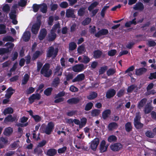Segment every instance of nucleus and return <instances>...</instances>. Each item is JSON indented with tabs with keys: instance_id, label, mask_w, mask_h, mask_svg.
<instances>
[{
	"instance_id": "f257e3e1",
	"label": "nucleus",
	"mask_w": 156,
	"mask_h": 156,
	"mask_svg": "<svg viewBox=\"0 0 156 156\" xmlns=\"http://www.w3.org/2000/svg\"><path fill=\"white\" fill-rule=\"evenodd\" d=\"M55 125L52 122H48L47 126L44 124H42L41 128L43 132L47 135L50 134L53 131Z\"/></svg>"
},
{
	"instance_id": "f03ea898",
	"label": "nucleus",
	"mask_w": 156,
	"mask_h": 156,
	"mask_svg": "<svg viewBox=\"0 0 156 156\" xmlns=\"http://www.w3.org/2000/svg\"><path fill=\"white\" fill-rule=\"evenodd\" d=\"M50 66L49 63H45L41 69V74L45 77H49L52 73V71L50 69Z\"/></svg>"
},
{
	"instance_id": "7ed1b4c3",
	"label": "nucleus",
	"mask_w": 156,
	"mask_h": 156,
	"mask_svg": "<svg viewBox=\"0 0 156 156\" xmlns=\"http://www.w3.org/2000/svg\"><path fill=\"white\" fill-rule=\"evenodd\" d=\"M58 51V48H55L53 46H50L47 52L46 56L48 58L52 57L53 59L55 58L57 55Z\"/></svg>"
},
{
	"instance_id": "20e7f679",
	"label": "nucleus",
	"mask_w": 156,
	"mask_h": 156,
	"mask_svg": "<svg viewBox=\"0 0 156 156\" xmlns=\"http://www.w3.org/2000/svg\"><path fill=\"white\" fill-rule=\"evenodd\" d=\"M41 21L40 19H37L36 23H34L32 26L31 28L32 32L34 34H37L40 29Z\"/></svg>"
},
{
	"instance_id": "39448f33",
	"label": "nucleus",
	"mask_w": 156,
	"mask_h": 156,
	"mask_svg": "<svg viewBox=\"0 0 156 156\" xmlns=\"http://www.w3.org/2000/svg\"><path fill=\"white\" fill-rule=\"evenodd\" d=\"M99 141V139L98 138H95L91 141L90 147L93 151H96Z\"/></svg>"
},
{
	"instance_id": "423d86ee",
	"label": "nucleus",
	"mask_w": 156,
	"mask_h": 156,
	"mask_svg": "<svg viewBox=\"0 0 156 156\" xmlns=\"http://www.w3.org/2000/svg\"><path fill=\"white\" fill-rule=\"evenodd\" d=\"M108 145L106 144V142L105 140H102L100 143L99 149L100 152L104 153L107 150Z\"/></svg>"
},
{
	"instance_id": "0eeeda50",
	"label": "nucleus",
	"mask_w": 156,
	"mask_h": 156,
	"mask_svg": "<svg viewBox=\"0 0 156 156\" xmlns=\"http://www.w3.org/2000/svg\"><path fill=\"white\" fill-rule=\"evenodd\" d=\"M85 69L84 65L80 64L74 66L73 67L72 70L75 72H80L82 71Z\"/></svg>"
},
{
	"instance_id": "6e6552de",
	"label": "nucleus",
	"mask_w": 156,
	"mask_h": 156,
	"mask_svg": "<svg viewBox=\"0 0 156 156\" xmlns=\"http://www.w3.org/2000/svg\"><path fill=\"white\" fill-rule=\"evenodd\" d=\"M111 149L114 151H119L123 147L122 145L120 143H116L110 146Z\"/></svg>"
},
{
	"instance_id": "1a4fd4ad",
	"label": "nucleus",
	"mask_w": 156,
	"mask_h": 156,
	"mask_svg": "<svg viewBox=\"0 0 156 156\" xmlns=\"http://www.w3.org/2000/svg\"><path fill=\"white\" fill-rule=\"evenodd\" d=\"M63 71V68H62L59 65H58L53 71L54 75L58 76L62 75Z\"/></svg>"
},
{
	"instance_id": "9d476101",
	"label": "nucleus",
	"mask_w": 156,
	"mask_h": 156,
	"mask_svg": "<svg viewBox=\"0 0 156 156\" xmlns=\"http://www.w3.org/2000/svg\"><path fill=\"white\" fill-rule=\"evenodd\" d=\"M41 98V95L39 93L33 94L29 97L28 100L29 103L30 104L33 103L35 100H39Z\"/></svg>"
},
{
	"instance_id": "9b49d317",
	"label": "nucleus",
	"mask_w": 156,
	"mask_h": 156,
	"mask_svg": "<svg viewBox=\"0 0 156 156\" xmlns=\"http://www.w3.org/2000/svg\"><path fill=\"white\" fill-rule=\"evenodd\" d=\"M116 90L113 89H110L108 90L106 93V97L108 99L113 98L115 94Z\"/></svg>"
},
{
	"instance_id": "f8f14e48",
	"label": "nucleus",
	"mask_w": 156,
	"mask_h": 156,
	"mask_svg": "<svg viewBox=\"0 0 156 156\" xmlns=\"http://www.w3.org/2000/svg\"><path fill=\"white\" fill-rule=\"evenodd\" d=\"M108 33V29H102L98 31V32L95 34L94 35L95 37L99 38L102 35H105Z\"/></svg>"
},
{
	"instance_id": "ddd939ff",
	"label": "nucleus",
	"mask_w": 156,
	"mask_h": 156,
	"mask_svg": "<svg viewBox=\"0 0 156 156\" xmlns=\"http://www.w3.org/2000/svg\"><path fill=\"white\" fill-rule=\"evenodd\" d=\"M47 34V31L45 28L41 30L38 36L39 39L40 41L43 40Z\"/></svg>"
},
{
	"instance_id": "4468645a",
	"label": "nucleus",
	"mask_w": 156,
	"mask_h": 156,
	"mask_svg": "<svg viewBox=\"0 0 156 156\" xmlns=\"http://www.w3.org/2000/svg\"><path fill=\"white\" fill-rule=\"evenodd\" d=\"M111 111L109 109L105 110L102 113V118L104 120H105L108 118L111 114Z\"/></svg>"
},
{
	"instance_id": "2eb2a0df",
	"label": "nucleus",
	"mask_w": 156,
	"mask_h": 156,
	"mask_svg": "<svg viewBox=\"0 0 156 156\" xmlns=\"http://www.w3.org/2000/svg\"><path fill=\"white\" fill-rule=\"evenodd\" d=\"M133 9L135 10L143 11L144 9V4L141 2H138L134 5Z\"/></svg>"
},
{
	"instance_id": "dca6fc26",
	"label": "nucleus",
	"mask_w": 156,
	"mask_h": 156,
	"mask_svg": "<svg viewBox=\"0 0 156 156\" xmlns=\"http://www.w3.org/2000/svg\"><path fill=\"white\" fill-rule=\"evenodd\" d=\"M85 78V76L84 74L81 73L78 74L73 80L72 82L74 83L76 82L81 81L84 79Z\"/></svg>"
},
{
	"instance_id": "f3484780",
	"label": "nucleus",
	"mask_w": 156,
	"mask_h": 156,
	"mask_svg": "<svg viewBox=\"0 0 156 156\" xmlns=\"http://www.w3.org/2000/svg\"><path fill=\"white\" fill-rule=\"evenodd\" d=\"M31 37L30 33L29 31H25L23 34L22 38L24 41H28L30 39Z\"/></svg>"
},
{
	"instance_id": "a211bd4d",
	"label": "nucleus",
	"mask_w": 156,
	"mask_h": 156,
	"mask_svg": "<svg viewBox=\"0 0 156 156\" xmlns=\"http://www.w3.org/2000/svg\"><path fill=\"white\" fill-rule=\"evenodd\" d=\"M80 99L78 98H72L67 100V102L70 104H76L79 103Z\"/></svg>"
},
{
	"instance_id": "6ab92c4d",
	"label": "nucleus",
	"mask_w": 156,
	"mask_h": 156,
	"mask_svg": "<svg viewBox=\"0 0 156 156\" xmlns=\"http://www.w3.org/2000/svg\"><path fill=\"white\" fill-rule=\"evenodd\" d=\"M147 70V69L144 67L136 69L135 74L137 76H140L146 73Z\"/></svg>"
},
{
	"instance_id": "aec40b11",
	"label": "nucleus",
	"mask_w": 156,
	"mask_h": 156,
	"mask_svg": "<svg viewBox=\"0 0 156 156\" xmlns=\"http://www.w3.org/2000/svg\"><path fill=\"white\" fill-rule=\"evenodd\" d=\"M147 99L146 98H144L142 99L138 103L137 107L138 109H140L142 108L146 104L147 102Z\"/></svg>"
},
{
	"instance_id": "412c9836",
	"label": "nucleus",
	"mask_w": 156,
	"mask_h": 156,
	"mask_svg": "<svg viewBox=\"0 0 156 156\" xmlns=\"http://www.w3.org/2000/svg\"><path fill=\"white\" fill-rule=\"evenodd\" d=\"M65 76L66 80L64 82V84L65 85H66L68 84V82L73 79V75L71 73H69L67 74H66Z\"/></svg>"
},
{
	"instance_id": "4be33fe9",
	"label": "nucleus",
	"mask_w": 156,
	"mask_h": 156,
	"mask_svg": "<svg viewBox=\"0 0 156 156\" xmlns=\"http://www.w3.org/2000/svg\"><path fill=\"white\" fill-rule=\"evenodd\" d=\"M102 54L101 51L99 50H95L93 52V57L95 59H98L100 58Z\"/></svg>"
},
{
	"instance_id": "5701e85b",
	"label": "nucleus",
	"mask_w": 156,
	"mask_h": 156,
	"mask_svg": "<svg viewBox=\"0 0 156 156\" xmlns=\"http://www.w3.org/2000/svg\"><path fill=\"white\" fill-rule=\"evenodd\" d=\"M50 34H48V41H54L56 37V34L54 32L50 31Z\"/></svg>"
},
{
	"instance_id": "b1692460",
	"label": "nucleus",
	"mask_w": 156,
	"mask_h": 156,
	"mask_svg": "<svg viewBox=\"0 0 156 156\" xmlns=\"http://www.w3.org/2000/svg\"><path fill=\"white\" fill-rule=\"evenodd\" d=\"M66 16L67 18L74 17V11L72 9H67L66 12Z\"/></svg>"
},
{
	"instance_id": "393cba45",
	"label": "nucleus",
	"mask_w": 156,
	"mask_h": 156,
	"mask_svg": "<svg viewBox=\"0 0 156 156\" xmlns=\"http://www.w3.org/2000/svg\"><path fill=\"white\" fill-rule=\"evenodd\" d=\"M16 119V117H13L11 115H9L5 118L4 120V122L5 123L12 122L14 121Z\"/></svg>"
},
{
	"instance_id": "a878e982",
	"label": "nucleus",
	"mask_w": 156,
	"mask_h": 156,
	"mask_svg": "<svg viewBox=\"0 0 156 156\" xmlns=\"http://www.w3.org/2000/svg\"><path fill=\"white\" fill-rule=\"evenodd\" d=\"M57 153L56 149L54 148H51L48 149L47 152L46 154L48 156H54Z\"/></svg>"
},
{
	"instance_id": "bb28decb",
	"label": "nucleus",
	"mask_w": 156,
	"mask_h": 156,
	"mask_svg": "<svg viewBox=\"0 0 156 156\" xmlns=\"http://www.w3.org/2000/svg\"><path fill=\"white\" fill-rule=\"evenodd\" d=\"M98 96V94L94 91H91L90 93L87 96V99L88 100H93Z\"/></svg>"
},
{
	"instance_id": "cd10ccee",
	"label": "nucleus",
	"mask_w": 156,
	"mask_h": 156,
	"mask_svg": "<svg viewBox=\"0 0 156 156\" xmlns=\"http://www.w3.org/2000/svg\"><path fill=\"white\" fill-rule=\"evenodd\" d=\"M13 131V129L11 127H8L5 129L3 133L6 136H9L12 134Z\"/></svg>"
},
{
	"instance_id": "c85d7f7f",
	"label": "nucleus",
	"mask_w": 156,
	"mask_h": 156,
	"mask_svg": "<svg viewBox=\"0 0 156 156\" xmlns=\"http://www.w3.org/2000/svg\"><path fill=\"white\" fill-rule=\"evenodd\" d=\"M118 127V125L115 122H112L109 123L108 126V129L110 131L112 130L113 129L116 128Z\"/></svg>"
},
{
	"instance_id": "c756f323",
	"label": "nucleus",
	"mask_w": 156,
	"mask_h": 156,
	"mask_svg": "<svg viewBox=\"0 0 156 156\" xmlns=\"http://www.w3.org/2000/svg\"><path fill=\"white\" fill-rule=\"evenodd\" d=\"M153 107L150 105H146L144 108V112L145 114H148L150 113L153 109Z\"/></svg>"
},
{
	"instance_id": "7c9ffc66",
	"label": "nucleus",
	"mask_w": 156,
	"mask_h": 156,
	"mask_svg": "<svg viewBox=\"0 0 156 156\" xmlns=\"http://www.w3.org/2000/svg\"><path fill=\"white\" fill-rule=\"evenodd\" d=\"M30 78V76L27 73H25L24 75L21 84L25 85L27 83Z\"/></svg>"
},
{
	"instance_id": "2f4dec72",
	"label": "nucleus",
	"mask_w": 156,
	"mask_h": 156,
	"mask_svg": "<svg viewBox=\"0 0 156 156\" xmlns=\"http://www.w3.org/2000/svg\"><path fill=\"white\" fill-rule=\"evenodd\" d=\"M41 5L40 11L44 13H46L47 11V5L46 4L43 3L40 4Z\"/></svg>"
},
{
	"instance_id": "473e14b6",
	"label": "nucleus",
	"mask_w": 156,
	"mask_h": 156,
	"mask_svg": "<svg viewBox=\"0 0 156 156\" xmlns=\"http://www.w3.org/2000/svg\"><path fill=\"white\" fill-rule=\"evenodd\" d=\"M77 51L78 53L80 54L84 53L86 51L84 45L82 44L79 46Z\"/></svg>"
},
{
	"instance_id": "72a5a7b5",
	"label": "nucleus",
	"mask_w": 156,
	"mask_h": 156,
	"mask_svg": "<svg viewBox=\"0 0 156 156\" xmlns=\"http://www.w3.org/2000/svg\"><path fill=\"white\" fill-rule=\"evenodd\" d=\"M87 119L85 117H83L80 119V128H82L84 127L86 124Z\"/></svg>"
},
{
	"instance_id": "f704fd0d",
	"label": "nucleus",
	"mask_w": 156,
	"mask_h": 156,
	"mask_svg": "<svg viewBox=\"0 0 156 156\" xmlns=\"http://www.w3.org/2000/svg\"><path fill=\"white\" fill-rule=\"evenodd\" d=\"M77 47L76 44L74 42H71L69 44V50L73 51L76 49Z\"/></svg>"
},
{
	"instance_id": "c9c22d12",
	"label": "nucleus",
	"mask_w": 156,
	"mask_h": 156,
	"mask_svg": "<svg viewBox=\"0 0 156 156\" xmlns=\"http://www.w3.org/2000/svg\"><path fill=\"white\" fill-rule=\"evenodd\" d=\"M126 130L128 132H129L132 130V127L131 123L130 122H127L125 125Z\"/></svg>"
},
{
	"instance_id": "e433bc0d",
	"label": "nucleus",
	"mask_w": 156,
	"mask_h": 156,
	"mask_svg": "<svg viewBox=\"0 0 156 156\" xmlns=\"http://www.w3.org/2000/svg\"><path fill=\"white\" fill-rule=\"evenodd\" d=\"M60 27V24L58 22L57 23L54 24L50 31L55 32L57 29H59Z\"/></svg>"
},
{
	"instance_id": "4c0bfd02",
	"label": "nucleus",
	"mask_w": 156,
	"mask_h": 156,
	"mask_svg": "<svg viewBox=\"0 0 156 156\" xmlns=\"http://www.w3.org/2000/svg\"><path fill=\"white\" fill-rule=\"evenodd\" d=\"M5 46H7V48H6V49H8L9 51V52L12 51L13 47L14 46V44L11 42H8L5 44Z\"/></svg>"
},
{
	"instance_id": "58836bf2",
	"label": "nucleus",
	"mask_w": 156,
	"mask_h": 156,
	"mask_svg": "<svg viewBox=\"0 0 156 156\" xmlns=\"http://www.w3.org/2000/svg\"><path fill=\"white\" fill-rule=\"evenodd\" d=\"M13 112V110L11 107H8L5 108L3 112V113L5 115L7 114L12 113Z\"/></svg>"
},
{
	"instance_id": "ea45409f",
	"label": "nucleus",
	"mask_w": 156,
	"mask_h": 156,
	"mask_svg": "<svg viewBox=\"0 0 156 156\" xmlns=\"http://www.w3.org/2000/svg\"><path fill=\"white\" fill-rule=\"evenodd\" d=\"M116 72V70L114 68H110L107 71V75L108 76L113 75Z\"/></svg>"
},
{
	"instance_id": "a19ab883",
	"label": "nucleus",
	"mask_w": 156,
	"mask_h": 156,
	"mask_svg": "<svg viewBox=\"0 0 156 156\" xmlns=\"http://www.w3.org/2000/svg\"><path fill=\"white\" fill-rule=\"evenodd\" d=\"M134 125L135 128L138 129L142 128L144 126V124L140 121L134 122Z\"/></svg>"
},
{
	"instance_id": "79ce46f5",
	"label": "nucleus",
	"mask_w": 156,
	"mask_h": 156,
	"mask_svg": "<svg viewBox=\"0 0 156 156\" xmlns=\"http://www.w3.org/2000/svg\"><path fill=\"white\" fill-rule=\"evenodd\" d=\"M98 4L99 2L97 1H95L92 3L88 7V10L91 11L94 7H95L98 5Z\"/></svg>"
},
{
	"instance_id": "37998d69",
	"label": "nucleus",
	"mask_w": 156,
	"mask_h": 156,
	"mask_svg": "<svg viewBox=\"0 0 156 156\" xmlns=\"http://www.w3.org/2000/svg\"><path fill=\"white\" fill-rule=\"evenodd\" d=\"M6 26L3 24H0V34H5L6 33Z\"/></svg>"
},
{
	"instance_id": "c03bdc74",
	"label": "nucleus",
	"mask_w": 156,
	"mask_h": 156,
	"mask_svg": "<svg viewBox=\"0 0 156 156\" xmlns=\"http://www.w3.org/2000/svg\"><path fill=\"white\" fill-rule=\"evenodd\" d=\"M100 113V111L98 109H94L92 110L91 112V115L93 116H98Z\"/></svg>"
},
{
	"instance_id": "a18cd8bd",
	"label": "nucleus",
	"mask_w": 156,
	"mask_h": 156,
	"mask_svg": "<svg viewBox=\"0 0 156 156\" xmlns=\"http://www.w3.org/2000/svg\"><path fill=\"white\" fill-rule=\"evenodd\" d=\"M53 89L52 87H48L44 91V94L47 96L50 95L51 94Z\"/></svg>"
},
{
	"instance_id": "49530a36",
	"label": "nucleus",
	"mask_w": 156,
	"mask_h": 156,
	"mask_svg": "<svg viewBox=\"0 0 156 156\" xmlns=\"http://www.w3.org/2000/svg\"><path fill=\"white\" fill-rule=\"evenodd\" d=\"M147 44L149 47H153L156 45V43L154 40H148Z\"/></svg>"
},
{
	"instance_id": "de8ad7c7",
	"label": "nucleus",
	"mask_w": 156,
	"mask_h": 156,
	"mask_svg": "<svg viewBox=\"0 0 156 156\" xmlns=\"http://www.w3.org/2000/svg\"><path fill=\"white\" fill-rule=\"evenodd\" d=\"M60 83V79L58 77H55L54 79L53 82L52 84L55 87H57Z\"/></svg>"
},
{
	"instance_id": "09e8293b",
	"label": "nucleus",
	"mask_w": 156,
	"mask_h": 156,
	"mask_svg": "<svg viewBox=\"0 0 156 156\" xmlns=\"http://www.w3.org/2000/svg\"><path fill=\"white\" fill-rule=\"evenodd\" d=\"M93 106V104L92 102H88L86 105L84 110L86 111H88L92 108Z\"/></svg>"
},
{
	"instance_id": "8fccbe9b",
	"label": "nucleus",
	"mask_w": 156,
	"mask_h": 156,
	"mask_svg": "<svg viewBox=\"0 0 156 156\" xmlns=\"http://www.w3.org/2000/svg\"><path fill=\"white\" fill-rule=\"evenodd\" d=\"M136 88H137V86L135 84L131 85L128 87L127 89V92L129 93H131Z\"/></svg>"
},
{
	"instance_id": "3c124183",
	"label": "nucleus",
	"mask_w": 156,
	"mask_h": 156,
	"mask_svg": "<svg viewBox=\"0 0 156 156\" xmlns=\"http://www.w3.org/2000/svg\"><path fill=\"white\" fill-rule=\"evenodd\" d=\"M41 5L40 4H34L32 6L33 11L35 12H37L40 9Z\"/></svg>"
},
{
	"instance_id": "603ef678",
	"label": "nucleus",
	"mask_w": 156,
	"mask_h": 156,
	"mask_svg": "<svg viewBox=\"0 0 156 156\" xmlns=\"http://www.w3.org/2000/svg\"><path fill=\"white\" fill-rule=\"evenodd\" d=\"M91 20L90 18L87 17L82 22V24L84 26L87 25L90 22Z\"/></svg>"
},
{
	"instance_id": "864d4df0",
	"label": "nucleus",
	"mask_w": 156,
	"mask_h": 156,
	"mask_svg": "<svg viewBox=\"0 0 156 156\" xmlns=\"http://www.w3.org/2000/svg\"><path fill=\"white\" fill-rule=\"evenodd\" d=\"M16 11L15 10L11 11V12L9 13L10 18L11 19H16Z\"/></svg>"
},
{
	"instance_id": "5fc2aeb1",
	"label": "nucleus",
	"mask_w": 156,
	"mask_h": 156,
	"mask_svg": "<svg viewBox=\"0 0 156 156\" xmlns=\"http://www.w3.org/2000/svg\"><path fill=\"white\" fill-rule=\"evenodd\" d=\"M27 3V0H20L18 2V5L19 6L23 7L26 6Z\"/></svg>"
},
{
	"instance_id": "6e6d98bb",
	"label": "nucleus",
	"mask_w": 156,
	"mask_h": 156,
	"mask_svg": "<svg viewBox=\"0 0 156 156\" xmlns=\"http://www.w3.org/2000/svg\"><path fill=\"white\" fill-rule=\"evenodd\" d=\"M117 138L115 135H111L108 138V140L109 142H115L117 140Z\"/></svg>"
},
{
	"instance_id": "4d7b16f0",
	"label": "nucleus",
	"mask_w": 156,
	"mask_h": 156,
	"mask_svg": "<svg viewBox=\"0 0 156 156\" xmlns=\"http://www.w3.org/2000/svg\"><path fill=\"white\" fill-rule=\"evenodd\" d=\"M85 8L84 7L80 8L78 11V15L80 16H83L85 12Z\"/></svg>"
},
{
	"instance_id": "13d9d810",
	"label": "nucleus",
	"mask_w": 156,
	"mask_h": 156,
	"mask_svg": "<svg viewBox=\"0 0 156 156\" xmlns=\"http://www.w3.org/2000/svg\"><path fill=\"white\" fill-rule=\"evenodd\" d=\"M107 69L108 66H104L101 67L99 71V74H103L105 73Z\"/></svg>"
},
{
	"instance_id": "bf43d9fd",
	"label": "nucleus",
	"mask_w": 156,
	"mask_h": 156,
	"mask_svg": "<svg viewBox=\"0 0 156 156\" xmlns=\"http://www.w3.org/2000/svg\"><path fill=\"white\" fill-rule=\"evenodd\" d=\"M40 54V51H37L34 54L32 58V60H34L37 58Z\"/></svg>"
},
{
	"instance_id": "052dcab7",
	"label": "nucleus",
	"mask_w": 156,
	"mask_h": 156,
	"mask_svg": "<svg viewBox=\"0 0 156 156\" xmlns=\"http://www.w3.org/2000/svg\"><path fill=\"white\" fill-rule=\"evenodd\" d=\"M42 152V150L41 148H36L34 150V154H37V156H39V155L41 154Z\"/></svg>"
},
{
	"instance_id": "680f3d73",
	"label": "nucleus",
	"mask_w": 156,
	"mask_h": 156,
	"mask_svg": "<svg viewBox=\"0 0 156 156\" xmlns=\"http://www.w3.org/2000/svg\"><path fill=\"white\" fill-rule=\"evenodd\" d=\"M37 72H39L42 67L43 64L41 62L38 61L37 62Z\"/></svg>"
},
{
	"instance_id": "e2e57ef3",
	"label": "nucleus",
	"mask_w": 156,
	"mask_h": 156,
	"mask_svg": "<svg viewBox=\"0 0 156 156\" xmlns=\"http://www.w3.org/2000/svg\"><path fill=\"white\" fill-rule=\"evenodd\" d=\"M109 7V6H105L102 9L101 12V16L102 17H104L105 16V12L106 10Z\"/></svg>"
},
{
	"instance_id": "0e129e2a",
	"label": "nucleus",
	"mask_w": 156,
	"mask_h": 156,
	"mask_svg": "<svg viewBox=\"0 0 156 156\" xmlns=\"http://www.w3.org/2000/svg\"><path fill=\"white\" fill-rule=\"evenodd\" d=\"M117 52L115 49H112L108 51V56H114Z\"/></svg>"
},
{
	"instance_id": "69168bd1",
	"label": "nucleus",
	"mask_w": 156,
	"mask_h": 156,
	"mask_svg": "<svg viewBox=\"0 0 156 156\" xmlns=\"http://www.w3.org/2000/svg\"><path fill=\"white\" fill-rule=\"evenodd\" d=\"M33 118L34 119L35 121L37 122H40L41 120V117L37 115L33 116Z\"/></svg>"
},
{
	"instance_id": "338daca9",
	"label": "nucleus",
	"mask_w": 156,
	"mask_h": 156,
	"mask_svg": "<svg viewBox=\"0 0 156 156\" xmlns=\"http://www.w3.org/2000/svg\"><path fill=\"white\" fill-rule=\"evenodd\" d=\"M3 40L5 41L13 42L14 41V39L11 36H8L3 38Z\"/></svg>"
},
{
	"instance_id": "774afa93",
	"label": "nucleus",
	"mask_w": 156,
	"mask_h": 156,
	"mask_svg": "<svg viewBox=\"0 0 156 156\" xmlns=\"http://www.w3.org/2000/svg\"><path fill=\"white\" fill-rule=\"evenodd\" d=\"M148 79L150 80H152L156 79V72L151 73L148 77Z\"/></svg>"
}]
</instances>
